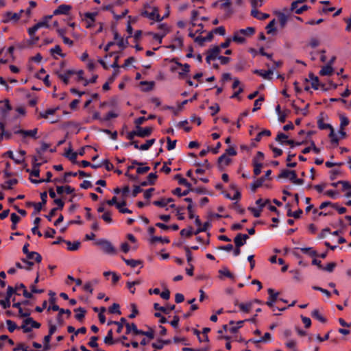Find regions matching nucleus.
Returning a JSON list of instances; mask_svg holds the SVG:
<instances>
[{
  "label": "nucleus",
  "instance_id": "f257e3e1",
  "mask_svg": "<svg viewBox=\"0 0 351 351\" xmlns=\"http://www.w3.org/2000/svg\"><path fill=\"white\" fill-rule=\"evenodd\" d=\"M95 244L100 247L101 250L107 254L114 255L117 254V249L112 243L106 239H98Z\"/></svg>",
  "mask_w": 351,
  "mask_h": 351
},
{
  "label": "nucleus",
  "instance_id": "f03ea898",
  "mask_svg": "<svg viewBox=\"0 0 351 351\" xmlns=\"http://www.w3.org/2000/svg\"><path fill=\"white\" fill-rule=\"evenodd\" d=\"M267 293L269 294V297H268V300L266 302L265 304L269 307H270L273 311H275L276 308L279 311H281L287 309V307H275L274 306V303L278 300V295H279L278 292H275V291L273 289L269 288L267 290Z\"/></svg>",
  "mask_w": 351,
  "mask_h": 351
},
{
  "label": "nucleus",
  "instance_id": "7ed1b4c3",
  "mask_svg": "<svg viewBox=\"0 0 351 351\" xmlns=\"http://www.w3.org/2000/svg\"><path fill=\"white\" fill-rule=\"evenodd\" d=\"M48 311L52 310L53 311H58V315H57L56 320L59 325L62 326L64 324V321L62 319V314H66L68 316H70L71 314V311L69 309H64L59 307L57 304L50 305L47 309Z\"/></svg>",
  "mask_w": 351,
  "mask_h": 351
},
{
  "label": "nucleus",
  "instance_id": "20e7f679",
  "mask_svg": "<svg viewBox=\"0 0 351 351\" xmlns=\"http://www.w3.org/2000/svg\"><path fill=\"white\" fill-rule=\"evenodd\" d=\"M141 15L150 20L160 22L163 21V18L159 14V9L157 7H153L152 11L149 12L147 10H143Z\"/></svg>",
  "mask_w": 351,
  "mask_h": 351
},
{
  "label": "nucleus",
  "instance_id": "39448f33",
  "mask_svg": "<svg viewBox=\"0 0 351 351\" xmlns=\"http://www.w3.org/2000/svg\"><path fill=\"white\" fill-rule=\"evenodd\" d=\"M38 128H34L30 130H25L23 129H16L14 130V134L20 135L23 137V141L27 137H31L34 139H37L38 137L37 136L38 134Z\"/></svg>",
  "mask_w": 351,
  "mask_h": 351
},
{
  "label": "nucleus",
  "instance_id": "423d86ee",
  "mask_svg": "<svg viewBox=\"0 0 351 351\" xmlns=\"http://www.w3.org/2000/svg\"><path fill=\"white\" fill-rule=\"evenodd\" d=\"M221 52L220 47L215 45L213 48L209 49L206 53V61L208 64H210L212 60H215L218 59V57L220 56L219 53Z\"/></svg>",
  "mask_w": 351,
  "mask_h": 351
},
{
  "label": "nucleus",
  "instance_id": "0eeeda50",
  "mask_svg": "<svg viewBox=\"0 0 351 351\" xmlns=\"http://www.w3.org/2000/svg\"><path fill=\"white\" fill-rule=\"evenodd\" d=\"M38 158L37 156H34L32 157V169H26V171L29 173L31 176L38 178L40 176V167L42 165V162H38Z\"/></svg>",
  "mask_w": 351,
  "mask_h": 351
},
{
  "label": "nucleus",
  "instance_id": "6e6552de",
  "mask_svg": "<svg viewBox=\"0 0 351 351\" xmlns=\"http://www.w3.org/2000/svg\"><path fill=\"white\" fill-rule=\"evenodd\" d=\"M271 173V170H267L266 172H265V174L264 176H261V178H259L258 179H257L256 181H254L253 183H252L251 184V189L253 192H255L256 191V189L259 187H261L263 182H265V179L269 178L270 176Z\"/></svg>",
  "mask_w": 351,
  "mask_h": 351
},
{
  "label": "nucleus",
  "instance_id": "1a4fd4ad",
  "mask_svg": "<svg viewBox=\"0 0 351 351\" xmlns=\"http://www.w3.org/2000/svg\"><path fill=\"white\" fill-rule=\"evenodd\" d=\"M136 132L137 136L141 138H146L149 136L152 132H153V128L152 127H145L142 128L141 126H138L136 128Z\"/></svg>",
  "mask_w": 351,
  "mask_h": 351
},
{
  "label": "nucleus",
  "instance_id": "9d476101",
  "mask_svg": "<svg viewBox=\"0 0 351 351\" xmlns=\"http://www.w3.org/2000/svg\"><path fill=\"white\" fill-rule=\"evenodd\" d=\"M249 239V236L246 234L239 233L234 239L235 247H241L244 245L246 241Z\"/></svg>",
  "mask_w": 351,
  "mask_h": 351
},
{
  "label": "nucleus",
  "instance_id": "9b49d317",
  "mask_svg": "<svg viewBox=\"0 0 351 351\" xmlns=\"http://www.w3.org/2000/svg\"><path fill=\"white\" fill-rule=\"evenodd\" d=\"M232 160L228 156H226V154H223L221 156H220L218 158L217 162H218V167L220 171H223L225 166H228L230 164Z\"/></svg>",
  "mask_w": 351,
  "mask_h": 351
},
{
  "label": "nucleus",
  "instance_id": "f8f14e48",
  "mask_svg": "<svg viewBox=\"0 0 351 351\" xmlns=\"http://www.w3.org/2000/svg\"><path fill=\"white\" fill-rule=\"evenodd\" d=\"M72 6L66 4H62L59 5L54 11L53 15H60V14H69V12L71 10Z\"/></svg>",
  "mask_w": 351,
  "mask_h": 351
},
{
  "label": "nucleus",
  "instance_id": "ddd939ff",
  "mask_svg": "<svg viewBox=\"0 0 351 351\" xmlns=\"http://www.w3.org/2000/svg\"><path fill=\"white\" fill-rule=\"evenodd\" d=\"M23 10H21L19 13H12L11 12H7L5 13V19L3 20V23H8L10 21H13L14 22L18 21L21 16V13Z\"/></svg>",
  "mask_w": 351,
  "mask_h": 351
},
{
  "label": "nucleus",
  "instance_id": "4468645a",
  "mask_svg": "<svg viewBox=\"0 0 351 351\" xmlns=\"http://www.w3.org/2000/svg\"><path fill=\"white\" fill-rule=\"evenodd\" d=\"M64 156L67 158L69 160H71L73 163L77 164L78 163L76 160L77 153L73 152V149L71 147V143H69V147L64 153Z\"/></svg>",
  "mask_w": 351,
  "mask_h": 351
},
{
  "label": "nucleus",
  "instance_id": "2eb2a0df",
  "mask_svg": "<svg viewBox=\"0 0 351 351\" xmlns=\"http://www.w3.org/2000/svg\"><path fill=\"white\" fill-rule=\"evenodd\" d=\"M1 103H4V104L0 106V112L3 117H6L8 112L12 110V106L8 99H5L4 101H0V104Z\"/></svg>",
  "mask_w": 351,
  "mask_h": 351
},
{
  "label": "nucleus",
  "instance_id": "dca6fc26",
  "mask_svg": "<svg viewBox=\"0 0 351 351\" xmlns=\"http://www.w3.org/2000/svg\"><path fill=\"white\" fill-rule=\"evenodd\" d=\"M77 173H74L72 171L66 172L64 174V177L62 178H55L53 180V182L54 183H69L70 180L68 179L70 176L75 177L77 176Z\"/></svg>",
  "mask_w": 351,
  "mask_h": 351
},
{
  "label": "nucleus",
  "instance_id": "f3484780",
  "mask_svg": "<svg viewBox=\"0 0 351 351\" xmlns=\"http://www.w3.org/2000/svg\"><path fill=\"white\" fill-rule=\"evenodd\" d=\"M176 308V306L174 304L169 305L167 307L160 306L159 304L154 303V308L156 311H159L162 312L165 314H169L171 311H173Z\"/></svg>",
  "mask_w": 351,
  "mask_h": 351
},
{
  "label": "nucleus",
  "instance_id": "a211bd4d",
  "mask_svg": "<svg viewBox=\"0 0 351 351\" xmlns=\"http://www.w3.org/2000/svg\"><path fill=\"white\" fill-rule=\"evenodd\" d=\"M273 69H269L267 71H264L262 69H256L254 71V73L257 74L266 80H270L271 78V75H273Z\"/></svg>",
  "mask_w": 351,
  "mask_h": 351
},
{
  "label": "nucleus",
  "instance_id": "6ab92c4d",
  "mask_svg": "<svg viewBox=\"0 0 351 351\" xmlns=\"http://www.w3.org/2000/svg\"><path fill=\"white\" fill-rule=\"evenodd\" d=\"M251 15L257 19L259 20H265L266 19L269 17V14L262 13L259 12L256 8H253L251 11Z\"/></svg>",
  "mask_w": 351,
  "mask_h": 351
},
{
  "label": "nucleus",
  "instance_id": "aec40b11",
  "mask_svg": "<svg viewBox=\"0 0 351 351\" xmlns=\"http://www.w3.org/2000/svg\"><path fill=\"white\" fill-rule=\"evenodd\" d=\"M138 331H141V330L138 329L136 325L134 323H128L126 324V331L125 333L127 335L132 332L134 335H138L139 333Z\"/></svg>",
  "mask_w": 351,
  "mask_h": 351
},
{
  "label": "nucleus",
  "instance_id": "412c9836",
  "mask_svg": "<svg viewBox=\"0 0 351 351\" xmlns=\"http://www.w3.org/2000/svg\"><path fill=\"white\" fill-rule=\"evenodd\" d=\"M27 256V259L28 260H35V261L38 263H40L42 261L41 255L36 252H29L25 254Z\"/></svg>",
  "mask_w": 351,
  "mask_h": 351
},
{
  "label": "nucleus",
  "instance_id": "4be33fe9",
  "mask_svg": "<svg viewBox=\"0 0 351 351\" xmlns=\"http://www.w3.org/2000/svg\"><path fill=\"white\" fill-rule=\"evenodd\" d=\"M19 182L18 180L16 178L8 180L5 182L3 184H1V187L4 190H10L12 189L13 185L17 184Z\"/></svg>",
  "mask_w": 351,
  "mask_h": 351
},
{
  "label": "nucleus",
  "instance_id": "5701e85b",
  "mask_svg": "<svg viewBox=\"0 0 351 351\" xmlns=\"http://www.w3.org/2000/svg\"><path fill=\"white\" fill-rule=\"evenodd\" d=\"M333 73V68L330 64L323 66L319 71V75L322 76L331 75Z\"/></svg>",
  "mask_w": 351,
  "mask_h": 351
},
{
  "label": "nucleus",
  "instance_id": "b1692460",
  "mask_svg": "<svg viewBox=\"0 0 351 351\" xmlns=\"http://www.w3.org/2000/svg\"><path fill=\"white\" fill-rule=\"evenodd\" d=\"M308 77L311 80V87L315 90H317L320 86L318 77L315 76L313 73H310Z\"/></svg>",
  "mask_w": 351,
  "mask_h": 351
},
{
  "label": "nucleus",
  "instance_id": "393cba45",
  "mask_svg": "<svg viewBox=\"0 0 351 351\" xmlns=\"http://www.w3.org/2000/svg\"><path fill=\"white\" fill-rule=\"evenodd\" d=\"M239 33H241V35L244 37H249L255 33V28L252 27H248L245 29H241L239 30Z\"/></svg>",
  "mask_w": 351,
  "mask_h": 351
},
{
  "label": "nucleus",
  "instance_id": "a878e982",
  "mask_svg": "<svg viewBox=\"0 0 351 351\" xmlns=\"http://www.w3.org/2000/svg\"><path fill=\"white\" fill-rule=\"evenodd\" d=\"M104 341L106 344L109 346L113 345L116 343V339H113V332L112 329L108 331L107 335L105 337Z\"/></svg>",
  "mask_w": 351,
  "mask_h": 351
},
{
  "label": "nucleus",
  "instance_id": "bb28decb",
  "mask_svg": "<svg viewBox=\"0 0 351 351\" xmlns=\"http://www.w3.org/2000/svg\"><path fill=\"white\" fill-rule=\"evenodd\" d=\"M65 243L67 245V250L69 251H76L79 249L80 246V241H74L71 242L70 241H65Z\"/></svg>",
  "mask_w": 351,
  "mask_h": 351
},
{
  "label": "nucleus",
  "instance_id": "cd10ccee",
  "mask_svg": "<svg viewBox=\"0 0 351 351\" xmlns=\"http://www.w3.org/2000/svg\"><path fill=\"white\" fill-rule=\"evenodd\" d=\"M232 40L239 44H243L245 42V38L241 33H239L238 30L234 33Z\"/></svg>",
  "mask_w": 351,
  "mask_h": 351
},
{
  "label": "nucleus",
  "instance_id": "c85d7f7f",
  "mask_svg": "<svg viewBox=\"0 0 351 351\" xmlns=\"http://www.w3.org/2000/svg\"><path fill=\"white\" fill-rule=\"evenodd\" d=\"M122 260L125 262V263L131 267L132 268H134L136 266L142 264V261L139 260L134 259H126L124 257H122Z\"/></svg>",
  "mask_w": 351,
  "mask_h": 351
},
{
  "label": "nucleus",
  "instance_id": "c756f323",
  "mask_svg": "<svg viewBox=\"0 0 351 351\" xmlns=\"http://www.w3.org/2000/svg\"><path fill=\"white\" fill-rule=\"evenodd\" d=\"M74 311L75 312H80L78 313H76L75 315V318L78 320L79 322H82L84 317H85V314H86V310L84 309L82 307H79L77 308H75L74 309Z\"/></svg>",
  "mask_w": 351,
  "mask_h": 351
},
{
  "label": "nucleus",
  "instance_id": "7c9ffc66",
  "mask_svg": "<svg viewBox=\"0 0 351 351\" xmlns=\"http://www.w3.org/2000/svg\"><path fill=\"white\" fill-rule=\"evenodd\" d=\"M97 15V12H86L84 14L85 18L89 19L90 22L87 25V28H90L92 26V24L95 21V17Z\"/></svg>",
  "mask_w": 351,
  "mask_h": 351
},
{
  "label": "nucleus",
  "instance_id": "2f4dec72",
  "mask_svg": "<svg viewBox=\"0 0 351 351\" xmlns=\"http://www.w3.org/2000/svg\"><path fill=\"white\" fill-rule=\"evenodd\" d=\"M311 316L322 323H325L326 322V319L320 315L319 311L317 309H315L311 312Z\"/></svg>",
  "mask_w": 351,
  "mask_h": 351
},
{
  "label": "nucleus",
  "instance_id": "473e14b6",
  "mask_svg": "<svg viewBox=\"0 0 351 351\" xmlns=\"http://www.w3.org/2000/svg\"><path fill=\"white\" fill-rule=\"evenodd\" d=\"M50 53L52 56H54V54H58L62 58H64L66 56L65 53H62L61 47L58 45H56L53 48H51L50 49Z\"/></svg>",
  "mask_w": 351,
  "mask_h": 351
},
{
  "label": "nucleus",
  "instance_id": "72a5a7b5",
  "mask_svg": "<svg viewBox=\"0 0 351 351\" xmlns=\"http://www.w3.org/2000/svg\"><path fill=\"white\" fill-rule=\"evenodd\" d=\"M138 332L139 333L138 335L146 336L149 339H153L154 338V331L152 328H149L147 331L141 330V331H138Z\"/></svg>",
  "mask_w": 351,
  "mask_h": 351
},
{
  "label": "nucleus",
  "instance_id": "f704fd0d",
  "mask_svg": "<svg viewBox=\"0 0 351 351\" xmlns=\"http://www.w3.org/2000/svg\"><path fill=\"white\" fill-rule=\"evenodd\" d=\"M155 141H156L155 138L147 140L145 143L142 144L140 146V149L144 150V151L148 150L154 144Z\"/></svg>",
  "mask_w": 351,
  "mask_h": 351
},
{
  "label": "nucleus",
  "instance_id": "c9c22d12",
  "mask_svg": "<svg viewBox=\"0 0 351 351\" xmlns=\"http://www.w3.org/2000/svg\"><path fill=\"white\" fill-rule=\"evenodd\" d=\"M108 311L109 313L112 314H121V312L120 311V306L117 303H114L112 306H110L108 308Z\"/></svg>",
  "mask_w": 351,
  "mask_h": 351
},
{
  "label": "nucleus",
  "instance_id": "e433bc0d",
  "mask_svg": "<svg viewBox=\"0 0 351 351\" xmlns=\"http://www.w3.org/2000/svg\"><path fill=\"white\" fill-rule=\"evenodd\" d=\"M190 71V65L187 63L183 64L182 71L179 72V77L180 79H184L186 75Z\"/></svg>",
  "mask_w": 351,
  "mask_h": 351
},
{
  "label": "nucleus",
  "instance_id": "4c0bfd02",
  "mask_svg": "<svg viewBox=\"0 0 351 351\" xmlns=\"http://www.w3.org/2000/svg\"><path fill=\"white\" fill-rule=\"evenodd\" d=\"M271 133L270 130H264L260 132L259 133H258V134L255 137L254 140L256 142H259V141H261L262 137H263L264 136H271Z\"/></svg>",
  "mask_w": 351,
  "mask_h": 351
},
{
  "label": "nucleus",
  "instance_id": "58836bf2",
  "mask_svg": "<svg viewBox=\"0 0 351 351\" xmlns=\"http://www.w3.org/2000/svg\"><path fill=\"white\" fill-rule=\"evenodd\" d=\"M317 125L318 128L320 130H327L330 129L331 130V128H333L332 126L330 124L328 123H324L323 121L322 118H319L317 120Z\"/></svg>",
  "mask_w": 351,
  "mask_h": 351
},
{
  "label": "nucleus",
  "instance_id": "ea45409f",
  "mask_svg": "<svg viewBox=\"0 0 351 351\" xmlns=\"http://www.w3.org/2000/svg\"><path fill=\"white\" fill-rule=\"evenodd\" d=\"M193 228L192 226H189L187 229H182L180 234L182 237H191L193 234Z\"/></svg>",
  "mask_w": 351,
  "mask_h": 351
},
{
  "label": "nucleus",
  "instance_id": "a19ab883",
  "mask_svg": "<svg viewBox=\"0 0 351 351\" xmlns=\"http://www.w3.org/2000/svg\"><path fill=\"white\" fill-rule=\"evenodd\" d=\"M41 27H43V23H36L35 24L33 27H30L28 29L27 32H28V34L30 36H32V35H34L36 32L41 28Z\"/></svg>",
  "mask_w": 351,
  "mask_h": 351
},
{
  "label": "nucleus",
  "instance_id": "79ce46f5",
  "mask_svg": "<svg viewBox=\"0 0 351 351\" xmlns=\"http://www.w3.org/2000/svg\"><path fill=\"white\" fill-rule=\"evenodd\" d=\"M41 27H43V23H36L35 24L33 27H30L28 29L27 32H28V34L30 36H32V35H34L36 32L41 28Z\"/></svg>",
  "mask_w": 351,
  "mask_h": 351
},
{
  "label": "nucleus",
  "instance_id": "37998d69",
  "mask_svg": "<svg viewBox=\"0 0 351 351\" xmlns=\"http://www.w3.org/2000/svg\"><path fill=\"white\" fill-rule=\"evenodd\" d=\"M41 27H43V23H36L35 24L33 27H30L28 29L27 32H28V34L30 36H32V35H34L36 32L41 28Z\"/></svg>",
  "mask_w": 351,
  "mask_h": 351
},
{
  "label": "nucleus",
  "instance_id": "c03bdc74",
  "mask_svg": "<svg viewBox=\"0 0 351 351\" xmlns=\"http://www.w3.org/2000/svg\"><path fill=\"white\" fill-rule=\"evenodd\" d=\"M157 241H160L162 243H169L170 240L167 237L162 238L161 237L154 236L151 239V242L155 243Z\"/></svg>",
  "mask_w": 351,
  "mask_h": 351
},
{
  "label": "nucleus",
  "instance_id": "a18cd8bd",
  "mask_svg": "<svg viewBox=\"0 0 351 351\" xmlns=\"http://www.w3.org/2000/svg\"><path fill=\"white\" fill-rule=\"evenodd\" d=\"M239 306L240 310L242 311L243 312L248 313L252 308V303H241L239 304Z\"/></svg>",
  "mask_w": 351,
  "mask_h": 351
},
{
  "label": "nucleus",
  "instance_id": "49530a36",
  "mask_svg": "<svg viewBox=\"0 0 351 351\" xmlns=\"http://www.w3.org/2000/svg\"><path fill=\"white\" fill-rule=\"evenodd\" d=\"M278 20L280 27L284 28L287 23V16L284 13H280L278 14Z\"/></svg>",
  "mask_w": 351,
  "mask_h": 351
},
{
  "label": "nucleus",
  "instance_id": "de8ad7c7",
  "mask_svg": "<svg viewBox=\"0 0 351 351\" xmlns=\"http://www.w3.org/2000/svg\"><path fill=\"white\" fill-rule=\"evenodd\" d=\"M265 155L262 152H258L256 156L253 158L252 163H262L264 160Z\"/></svg>",
  "mask_w": 351,
  "mask_h": 351
},
{
  "label": "nucleus",
  "instance_id": "09e8293b",
  "mask_svg": "<svg viewBox=\"0 0 351 351\" xmlns=\"http://www.w3.org/2000/svg\"><path fill=\"white\" fill-rule=\"evenodd\" d=\"M174 44L169 46L172 49H175L176 47L181 48L183 46V40L182 38H176L173 40Z\"/></svg>",
  "mask_w": 351,
  "mask_h": 351
},
{
  "label": "nucleus",
  "instance_id": "8fccbe9b",
  "mask_svg": "<svg viewBox=\"0 0 351 351\" xmlns=\"http://www.w3.org/2000/svg\"><path fill=\"white\" fill-rule=\"evenodd\" d=\"M126 324H128V322L125 318L121 317L120 321L118 322V324H116L117 326V332L121 333L123 330V325L126 326Z\"/></svg>",
  "mask_w": 351,
  "mask_h": 351
},
{
  "label": "nucleus",
  "instance_id": "3c124183",
  "mask_svg": "<svg viewBox=\"0 0 351 351\" xmlns=\"http://www.w3.org/2000/svg\"><path fill=\"white\" fill-rule=\"evenodd\" d=\"M219 273L221 275L228 277L233 280H234V276L227 268H223V269H220L219 271Z\"/></svg>",
  "mask_w": 351,
  "mask_h": 351
},
{
  "label": "nucleus",
  "instance_id": "603ef678",
  "mask_svg": "<svg viewBox=\"0 0 351 351\" xmlns=\"http://www.w3.org/2000/svg\"><path fill=\"white\" fill-rule=\"evenodd\" d=\"M51 337L48 335L45 336L44 339H43V343H44L43 350L42 351H47L51 348V346L49 343L50 341H51Z\"/></svg>",
  "mask_w": 351,
  "mask_h": 351
},
{
  "label": "nucleus",
  "instance_id": "864d4df0",
  "mask_svg": "<svg viewBox=\"0 0 351 351\" xmlns=\"http://www.w3.org/2000/svg\"><path fill=\"white\" fill-rule=\"evenodd\" d=\"M141 85H148V87H145L143 88V91L148 92L153 89L154 86V82H148V81H141L140 82Z\"/></svg>",
  "mask_w": 351,
  "mask_h": 351
},
{
  "label": "nucleus",
  "instance_id": "5fc2aeb1",
  "mask_svg": "<svg viewBox=\"0 0 351 351\" xmlns=\"http://www.w3.org/2000/svg\"><path fill=\"white\" fill-rule=\"evenodd\" d=\"M263 101H264V97H260L258 99L255 100L252 111L253 112H256V110H259L261 108V106L262 105V102Z\"/></svg>",
  "mask_w": 351,
  "mask_h": 351
},
{
  "label": "nucleus",
  "instance_id": "6e6d98bb",
  "mask_svg": "<svg viewBox=\"0 0 351 351\" xmlns=\"http://www.w3.org/2000/svg\"><path fill=\"white\" fill-rule=\"evenodd\" d=\"M118 116L119 114L117 113L111 111L108 112L106 116L102 118V121H104V122L109 121L112 119L118 117Z\"/></svg>",
  "mask_w": 351,
  "mask_h": 351
},
{
  "label": "nucleus",
  "instance_id": "4d7b16f0",
  "mask_svg": "<svg viewBox=\"0 0 351 351\" xmlns=\"http://www.w3.org/2000/svg\"><path fill=\"white\" fill-rule=\"evenodd\" d=\"M8 329L10 332H13L18 327L16 323L10 319L6 320Z\"/></svg>",
  "mask_w": 351,
  "mask_h": 351
},
{
  "label": "nucleus",
  "instance_id": "13d9d810",
  "mask_svg": "<svg viewBox=\"0 0 351 351\" xmlns=\"http://www.w3.org/2000/svg\"><path fill=\"white\" fill-rule=\"evenodd\" d=\"M276 21L275 19H273L266 26L267 33L270 34L276 31V28L274 27Z\"/></svg>",
  "mask_w": 351,
  "mask_h": 351
},
{
  "label": "nucleus",
  "instance_id": "bf43d9fd",
  "mask_svg": "<svg viewBox=\"0 0 351 351\" xmlns=\"http://www.w3.org/2000/svg\"><path fill=\"white\" fill-rule=\"evenodd\" d=\"M99 337L97 336H93L90 338V341L88 343V345L93 348H96L98 347L97 340Z\"/></svg>",
  "mask_w": 351,
  "mask_h": 351
},
{
  "label": "nucleus",
  "instance_id": "052dcab7",
  "mask_svg": "<svg viewBox=\"0 0 351 351\" xmlns=\"http://www.w3.org/2000/svg\"><path fill=\"white\" fill-rule=\"evenodd\" d=\"M244 322H245V321H243V320L237 322V326L230 327L229 328V331L231 333H236L240 328L243 327Z\"/></svg>",
  "mask_w": 351,
  "mask_h": 351
},
{
  "label": "nucleus",
  "instance_id": "680f3d73",
  "mask_svg": "<svg viewBox=\"0 0 351 351\" xmlns=\"http://www.w3.org/2000/svg\"><path fill=\"white\" fill-rule=\"evenodd\" d=\"M27 322V323H30V327L32 328H39L40 327V324L36 322L35 320L33 319V318L32 317H28L27 319H25V323Z\"/></svg>",
  "mask_w": 351,
  "mask_h": 351
},
{
  "label": "nucleus",
  "instance_id": "e2e57ef3",
  "mask_svg": "<svg viewBox=\"0 0 351 351\" xmlns=\"http://www.w3.org/2000/svg\"><path fill=\"white\" fill-rule=\"evenodd\" d=\"M291 170L284 169L281 171L280 173L278 176V179L289 178L290 176Z\"/></svg>",
  "mask_w": 351,
  "mask_h": 351
},
{
  "label": "nucleus",
  "instance_id": "0e129e2a",
  "mask_svg": "<svg viewBox=\"0 0 351 351\" xmlns=\"http://www.w3.org/2000/svg\"><path fill=\"white\" fill-rule=\"evenodd\" d=\"M329 137L331 138V143L336 145L339 143V138L337 135L335 134V131L333 128H331L330 132L329 134Z\"/></svg>",
  "mask_w": 351,
  "mask_h": 351
},
{
  "label": "nucleus",
  "instance_id": "69168bd1",
  "mask_svg": "<svg viewBox=\"0 0 351 351\" xmlns=\"http://www.w3.org/2000/svg\"><path fill=\"white\" fill-rule=\"evenodd\" d=\"M158 178L156 173H150L147 177V180L150 183V185H154Z\"/></svg>",
  "mask_w": 351,
  "mask_h": 351
},
{
  "label": "nucleus",
  "instance_id": "338daca9",
  "mask_svg": "<svg viewBox=\"0 0 351 351\" xmlns=\"http://www.w3.org/2000/svg\"><path fill=\"white\" fill-rule=\"evenodd\" d=\"M288 136L284 133L280 132L278 134L276 141L280 142L281 144L285 143V141L288 140Z\"/></svg>",
  "mask_w": 351,
  "mask_h": 351
},
{
  "label": "nucleus",
  "instance_id": "774afa93",
  "mask_svg": "<svg viewBox=\"0 0 351 351\" xmlns=\"http://www.w3.org/2000/svg\"><path fill=\"white\" fill-rule=\"evenodd\" d=\"M56 73L57 74L58 78H60L64 84L67 85L69 83V76L66 75L64 73H61L59 71H57Z\"/></svg>",
  "mask_w": 351,
  "mask_h": 351
}]
</instances>
